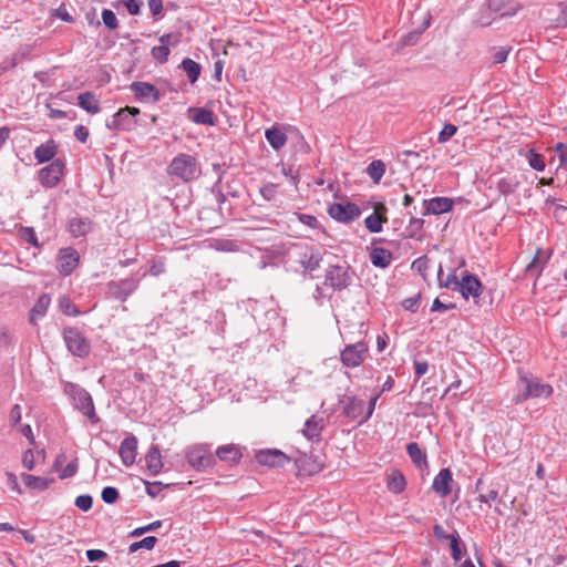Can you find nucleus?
I'll list each match as a JSON object with an SVG mask.
<instances>
[{"label": "nucleus", "mask_w": 567, "mask_h": 567, "mask_svg": "<svg viewBox=\"0 0 567 567\" xmlns=\"http://www.w3.org/2000/svg\"><path fill=\"white\" fill-rule=\"evenodd\" d=\"M51 305V297L48 293L41 295L35 303L33 305L31 311L29 321L32 326L37 324V321L41 318H43L47 315V311Z\"/></svg>", "instance_id": "obj_22"}, {"label": "nucleus", "mask_w": 567, "mask_h": 567, "mask_svg": "<svg viewBox=\"0 0 567 567\" xmlns=\"http://www.w3.org/2000/svg\"><path fill=\"white\" fill-rule=\"evenodd\" d=\"M63 341L70 353L78 358H86L91 352V343L75 327H66L62 332Z\"/></svg>", "instance_id": "obj_4"}, {"label": "nucleus", "mask_w": 567, "mask_h": 567, "mask_svg": "<svg viewBox=\"0 0 567 567\" xmlns=\"http://www.w3.org/2000/svg\"><path fill=\"white\" fill-rule=\"evenodd\" d=\"M59 309L65 316L78 317L81 315L78 306L66 296H62L59 299Z\"/></svg>", "instance_id": "obj_41"}, {"label": "nucleus", "mask_w": 567, "mask_h": 567, "mask_svg": "<svg viewBox=\"0 0 567 567\" xmlns=\"http://www.w3.org/2000/svg\"><path fill=\"white\" fill-rule=\"evenodd\" d=\"M140 287V279L135 277L120 280H111L106 285V295L109 298L126 301Z\"/></svg>", "instance_id": "obj_6"}, {"label": "nucleus", "mask_w": 567, "mask_h": 567, "mask_svg": "<svg viewBox=\"0 0 567 567\" xmlns=\"http://www.w3.org/2000/svg\"><path fill=\"white\" fill-rule=\"evenodd\" d=\"M131 90L134 93L135 97L140 101L155 103L161 99L158 89L155 85L147 82H133L131 84Z\"/></svg>", "instance_id": "obj_16"}, {"label": "nucleus", "mask_w": 567, "mask_h": 567, "mask_svg": "<svg viewBox=\"0 0 567 567\" xmlns=\"http://www.w3.org/2000/svg\"><path fill=\"white\" fill-rule=\"evenodd\" d=\"M457 132V127L454 124H445L442 131L439 133L437 142L444 144L450 141Z\"/></svg>", "instance_id": "obj_49"}, {"label": "nucleus", "mask_w": 567, "mask_h": 567, "mask_svg": "<svg viewBox=\"0 0 567 567\" xmlns=\"http://www.w3.org/2000/svg\"><path fill=\"white\" fill-rule=\"evenodd\" d=\"M161 526H162V520H154V522L150 523L148 525L135 528L134 530H132L130 533V536L131 537H138V536H142L143 534H145L147 532L156 530Z\"/></svg>", "instance_id": "obj_51"}, {"label": "nucleus", "mask_w": 567, "mask_h": 567, "mask_svg": "<svg viewBox=\"0 0 567 567\" xmlns=\"http://www.w3.org/2000/svg\"><path fill=\"white\" fill-rule=\"evenodd\" d=\"M188 464L196 471H206L214 466L215 456L208 446L197 444L189 446L185 453Z\"/></svg>", "instance_id": "obj_7"}, {"label": "nucleus", "mask_w": 567, "mask_h": 567, "mask_svg": "<svg viewBox=\"0 0 567 567\" xmlns=\"http://www.w3.org/2000/svg\"><path fill=\"white\" fill-rule=\"evenodd\" d=\"M423 215H441L452 210L453 200L447 197H434L423 202Z\"/></svg>", "instance_id": "obj_17"}, {"label": "nucleus", "mask_w": 567, "mask_h": 567, "mask_svg": "<svg viewBox=\"0 0 567 567\" xmlns=\"http://www.w3.org/2000/svg\"><path fill=\"white\" fill-rule=\"evenodd\" d=\"M452 482L453 476L450 468H442L433 480L432 489L441 497H446L452 491Z\"/></svg>", "instance_id": "obj_20"}, {"label": "nucleus", "mask_w": 567, "mask_h": 567, "mask_svg": "<svg viewBox=\"0 0 567 567\" xmlns=\"http://www.w3.org/2000/svg\"><path fill=\"white\" fill-rule=\"evenodd\" d=\"M354 271L347 265H332L326 270L324 285L334 291L347 289L353 281Z\"/></svg>", "instance_id": "obj_5"}, {"label": "nucleus", "mask_w": 567, "mask_h": 567, "mask_svg": "<svg viewBox=\"0 0 567 567\" xmlns=\"http://www.w3.org/2000/svg\"><path fill=\"white\" fill-rule=\"evenodd\" d=\"M295 215L301 224L309 227L310 229H318L320 227L319 220L313 215L303 213H296Z\"/></svg>", "instance_id": "obj_48"}, {"label": "nucleus", "mask_w": 567, "mask_h": 567, "mask_svg": "<svg viewBox=\"0 0 567 567\" xmlns=\"http://www.w3.org/2000/svg\"><path fill=\"white\" fill-rule=\"evenodd\" d=\"M256 461L269 467H284L289 463V457L279 450H264L256 453Z\"/></svg>", "instance_id": "obj_14"}, {"label": "nucleus", "mask_w": 567, "mask_h": 567, "mask_svg": "<svg viewBox=\"0 0 567 567\" xmlns=\"http://www.w3.org/2000/svg\"><path fill=\"white\" fill-rule=\"evenodd\" d=\"M118 454L125 466H132L137 455V439L134 435L125 437L121 442Z\"/></svg>", "instance_id": "obj_19"}, {"label": "nucleus", "mask_w": 567, "mask_h": 567, "mask_svg": "<svg viewBox=\"0 0 567 567\" xmlns=\"http://www.w3.org/2000/svg\"><path fill=\"white\" fill-rule=\"evenodd\" d=\"M120 494L118 491L115 487L106 486L103 488L101 493V497L104 503L106 504H113L117 501Z\"/></svg>", "instance_id": "obj_52"}, {"label": "nucleus", "mask_w": 567, "mask_h": 567, "mask_svg": "<svg viewBox=\"0 0 567 567\" xmlns=\"http://www.w3.org/2000/svg\"><path fill=\"white\" fill-rule=\"evenodd\" d=\"M548 259L549 255L546 251L537 249L533 260L526 266V272L530 275H539Z\"/></svg>", "instance_id": "obj_33"}, {"label": "nucleus", "mask_w": 567, "mask_h": 567, "mask_svg": "<svg viewBox=\"0 0 567 567\" xmlns=\"http://www.w3.org/2000/svg\"><path fill=\"white\" fill-rule=\"evenodd\" d=\"M553 393L554 388L549 383L538 377L519 371L512 402L519 405L528 400H548Z\"/></svg>", "instance_id": "obj_1"}, {"label": "nucleus", "mask_w": 567, "mask_h": 567, "mask_svg": "<svg viewBox=\"0 0 567 567\" xmlns=\"http://www.w3.org/2000/svg\"><path fill=\"white\" fill-rule=\"evenodd\" d=\"M58 145L54 141H48L34 150V158L38 163H47L56 155Z\"/></svg>", "instance_id": "obj_27"}, {"label": "nucleus", "mask_w": 567, "mask_h": 567, "mask_svg": "<svg viewBox=\"0 0 567 567\" xmlns=\"http://www.w3.org/2000/svg\"><path fill=\"white\" fill-rule=\"evenodd\" d=\"M21 478L27 487L37 489V491L47 489L50 486V484L53 482V478L34 476V475L25 474V473H23L21 475Z\"/></svg>", "instance_id": "obj_32"}, {"label": "nucleus", "mask_w": 567, "mask_h": 567, "mask_svg": "<svg viewBox=\"0 0 567 567\" xmlns=\"http://www.w3.org/2000/svg\"><path fill=\"white\" fill-rule=\"evenodd\" d=\"M450 546H451L453 559L455 561H458L461 559V557H462L458 535L450 537Z\"/></svg>", "instance_id": "obj_58"}, {"label": "nucleus", "mask_w": 567, "mask_h": 567, "mask_svg": "<svg viewBox=\"0 0 567 567\" xmlns=\"http://www.w3.org/2000/svg\"><path fill=\"white\" fill-rule=\"evenodd\" d=\"M465 299L476 298L482 293V284L478 278L471 274H465L461 281L458 290Z\"/></svg>", "instance_id": "obj_18"}, {"label": "nucleus", "mask_w": 567, "mask_h": 567, "mask_svg": "<svg viewBox=\"0 0 567 567\" xmlns=\"http://www.w3.org/2000/svg\"><path fill=\"white\" fill-rule=\"evenodd\" d=\"M442 275H443V268H442V266H440L439 271H437V279H439L440 287L451 289L453 291H457L460 288L461 280H458L455 270L452 271L451 274H449L445 279L442 278Z\"/></svg>", "instance_id": "obj_39"}, {"label": "nucleus", "mask_w": 567, "mask_h": 567, "mask_svg": "<svg viewBox=\"0 0 567 567\" xmlns=\"http://www.w3.org/2000/svg\"><path fill=\"white\" fill-rule=\"evenodd\" d=\"M69 230L73 237L85 236L91 230V220L89 218L74 217L69 221Z\"/></svg>", "instance_id": "obj_31"}, {"label": "nucleus", "mask_w": 567, "mask_h": 567, "mask_svg": "<svg viewBox=\"0 0 567 567\" xmlns=\"http://www.w3.org/2000/svg\"><path fill=\"white\" fill-rule=\"evenodd\" d=\"M385 173V164L381 159L372 161L367 167L368 176L374 184H379Z\"/></svg>", "instance_id": "obj_38"}, {"label": "nucleus", "mask_w": 567, "mask_h": 567, "mask_svg": "<svg viewBox=\"0 0 567 567\" xmlns=\"http://www.w3.org/2000/svg\"><path fill=\"white\" fill-rule=\"evenodd\" d=\"M167 173L183 182H190L199 175L197 159L189 154H178L168 165Z\"/></svg>", "instance_id": "obj_3"}, {"label": "nucleus", "mask_w": 567, "mask_h": 567, "mask_svg": "<svg viewBox=\"0 0 567 567\" xmlns=\"http://www.w3.org/2000/svg\"><path fill=\"white\" fill-rule=\"evenodd\" d=\"M181 68L186 73L188 80L192 83H195L198 80L202 72V66L199 63L189 58H186L182 61Z\"/></svg>", "instance_id": "obj_35"}, {"label": "nucleus", "mask_w": 567, "mask_h": 567, "mask_svg": "<svg viewBox=\"0 0 567 567\" xmlns=\"http://www.w3.org/2000/svg\"><path fill=\"white\" fill-rule=\"evenodd\" d=\"M145 491L148 496L155 498L163 489L164 485L162 482H148L144 481ZM167 485H165L166 487Z\"/></svg>", "instance_id": "obj_53"}, {"label": "nucleus", "mask_w": 567, "mask_h": 567, "mask_svg": "<svg viewBox=\"0 0 567 567\" xmlns=\"http://www.w3.org/2000/svg\"><path fill=\"white\" fill-rule=\"evenodd\" d=\"M157 543V538L155 536H147L138 542L132 543L128 547V551L131 554L136 553L140 549L152 550Z\"/></svg>", "instance_id": "obj_43"}, {"label": "nucleus", "mask_w": 567, "mask_h": 567, "mask_svg": "<svg viewBox=\"0 0 567 567\" xmlns=\"http://www.w3.org/2000/svg\"><path fill=\"white\" fill-rule=\"evenodd\" d=\"M405 485H406L405 478L401 472L393 471L388 476L386 486H388L389 491L398 494V493H401L404 491Z\"/></svg>", "instance_id": "obj_37"}, {"label": "nucleus", "mask_w": 567, "mask_h": 567, "mask_svg": "<svg viewBox=\"0 0 567 567\" xmlns=\"http://www.w3.org/2000/svg\"><path fill=\"white\" fill-rule=\"evenodd\" d=\"M145 463L148 472L152 475H158L163 470V458L159 451V447L157 445H152L146 455H145Z\"/></svg>", "instance_id": "obj_21"}, {"label": "nucleus", "mask_w": 567, "mask_h": 567, "mask_svg": "<svg viewBox=\"0 0 567 567\" xmlns=\"http://www.w3.org/2000/svg\"><path fill=\"white\" fill-rule=\"evenodd\" d=\"M80 261L79 252L72 247L61 248L56 256V269L63 276L71 275Z\"/></svg>", "instance_id": "obj_12"}, {"label": "nucleus", "mask_w": 567, "mask_h": 567, "mask_svg": "<svg viewBox=\"0 0 567 567\" xmlns=\"http://www.w3.org/2000/svg\"><path fill=\"white\" fill-rule=\"evenodd\" d=\"M369 347L364 341L347 344L340 351V360L346 368H358L367 358Z\"/></svg>", "instance_id": "obj_8"}, {"label": "nucleus", "mask_w": 567, "mask_h": 567, "mask_svg": "<svg viewBox=\"0 0 567 567\" xmlns=\"http://www.w3.org/2000/svg\"><path fill=\"white\" fill-rule=\"evenodd\" d=\"M296 465L300 473L306 475H312L320 471V465L312 460L311 456L302 455L298 460H296Z\"/></svg>", "instance_id": "obj_34"}, {"label": "nucleus", "mask_w": 567, "mask_h": 567, "mask_svg": "<svg viewBox=\"0 0 567 567\" xmlns=\"http://www.w3.org/2000/svg\"><path fill=\"white\" fill-rule=\"evenodd\" d=\"M543 16L554 28H567V0L545 8Z\"/></svg>", "instance_id": "obj_13"}, {"label": "nucleus", "mask_w": 567, "mask_h": 567, "mask_svg": "<svg viewBox=\"0 0 567 567\" xmlns=\"http://www.w3.org/2000/svg\"><path fill=\"white\" fill-rule=\"evenodd\" d=\"M498 498V492L496 489H491L485 494H481L478 496V501L486 504H492Z\"/></svg>", "instance_id": "obj_64"}, {"label": "nucleus", "mask_w": 567, "mask_h": 567, "mask_svg": "<svg viewBox=\"0 0 567 567\" xmlns=\"http://www.w3.org/2000/svg\"><path fill=\"white\" fill-rule=\"evenodd\" d=\"M527 159H528L529 166L533 169L538 171V172H543L545 169V161H544L543 155L535 153L534 151L530 150L527 153Z\"/></svg>", "instance_id": "obj_46"}, {"label": "nucleus", "mask_w": 567, "mask_h": 567, "mask_svg": "<svg viewBox=\"0 0 567 567\" xmlns=\"http://www.w3.org/2000/svg\"><path fill=\"white\" fill-rule=\"evenodd\" d=\"M64 163L61 159H54L49 165L41 168L38 173L40 184L47 188L55 187L64 173Z\"/></svg>", "instance_id": "obj_10"}, {"label": "nucleus", "mask_w": 567, "mask_h": 567, "mask_svg": "<svg viewBox=\"0 0 567 567\" xmlns=\"http://www.w3.org/2000/svg\"><path fill=\"white\" fill-rule=\"evenodd\" d=\"M265 137L275 151H279L280 148H282L288 140L285 132L276 126L267 128L265 132Z\"/></svg>", "instance_id": "obj_28"}, {"label": "nucleus", "mask_w": 567, "mask_h": 567, "mask_svg": "<svg viewBox=\"0 0 567 567\" xmlns=\"http://www.w3.org/2000/svg\"><path fill=\"white\" fill-rule=\"evenodd\" d=\"M79 470L78 458L72 460L60 473V478L65 480L73 477Z\"/></svg>", "instance_id": "obj_54"}, {"label": "nucleus", "mask_w": 567, "mask_h": 567, "mask_svg": "<svg viewBox=\"0 0 567 567\" xmlns=\"http://www.w3.org/2000/svg\"><path fill=\"white\" fill-rule=\"evenodd\" d=\"M212 249L224 252H234L238 250V245L231 239H212L208 245Z\"/></svg>", "instance_id": "obj_40"}, {"label": "nucleus", "mask_w": 567, "mask_h": 567, "mask_svg": "<svg viewBox=\"0 0 567 567\" xmlns=\"http://www.w3.org/2000/svg\"><path fill=\"white\" fill-rule=\"evenodd\" d=\"M107 554L101 549H89L86 550V557L91 563L104 559Z\"/></svg>", "instance_id": "obj_63"}, {"label": "nucleus", "mask_w": 567, "mask_h": 567, "mask_svg": "<svg viewBox=\"0 0 567 567\" xmlns=\"http://www.w3.org/2000/svg\"><path fill=\"white\" fill-rule=\"evenodd\" d=\"M406 452L416 466L422 467L423 465H426V453L419 446L417 443H409L406 446Z\"/></svg>", "instance_id": "obj_36"}, {"label": "nucleus", "mask_w": 567, "mask_h": 567, "mask_svg": "<svg viewBox=\"0 0 567 567\" xmlns=\"http://www.w3.org/2000/svg\"><path fill=\"white\" fill-rule=\"evenodd\" d=\"M323 430V420L319 419L315 415L309 417L305 423V429L302 430L303 435L311 440L319 442L321 439V432Z\"/></svg>", "instance_id": "obj_24"}, {"label": "nucleus", "mask_w": 567, "mask_h": 567, "mask_svg": "<svg viewBox=\"0 0 567 567\" xmlns=\"http://www.w3.org/2000/svg\"><path fill=\"white\" fill-rule=\"evenodd\" d=\"M138 114L137 107L125 106L113 115L112 122H109L106 126L110 130L130 132L136 127Z\"/></svg>", "instance_id": "obj_9"}, {"label": "nucleus", "mask_w": 567, "mask_h": 567, "mask_svg": "<svg viewBox=\"0 0 567 567\" xmlns=\"http://www.w3.org/2000/svg\"><path fill=\"white\" fill-rule=\"evenodd\" d=\"M9 421L12 426L17 425L21 421V406L19 404H14L9 413Z\"/></svg>", "instance_id": "obj_62"}, {"label": "nucleus", "mask_w": 567, "mask_h": 567, "mask_svg": "<svg viewBox=\"0 0 567 567\" xmlns=\"http://www.w3.org/2000/svg\"><path fill=\"white\" fill-rule=\"evenodd\" d=\"M519 185L520 182L515 175L502 176L495 182L496 189L504 196L515 193Z\"/></svg>", "instance_id": "obj_25"}, {"label": "nucleus", "mask_w": 567, "mask_h": 567, "mask_svg": "<svg viewBox=\"0 0 567 567\" xmlns=\"http://www.w3.org/2000/svg\"><path fill=\"white\" fill-rule=\"evenodd\" d=\"M321 258L318 252H315L312 249L309 254H305L301 259V264L306 270L313 271L320 266Z\"/></svg>", "instance_id": "obj_44"}, {"label": "nucleus", "mask_w": 567, "mask_h": 567, "mask_svg": "<svg viewBox=\"0 0 567 567\" xmlns=\"http://www.w3.org/2000/svg\"><path fill=\"white\" fill-rule=\"evenodd\" d=\"M93 498L92 496L85 494L80 495L75 498V506L79 507L83 512H89L92 508Z\"/></svg>", "instance_id": "obj_55"}, {"label": "nucleus", "mask_w": 567, "mask_h": 567, "mask_svg": "<svg viewBox=\"0 0 567 567\" xmlns=\"http://www.w3.org/2000/svg\"><path fill=\"white\" fill-rule=\"evenodd\" d=\"M216 456L220 461L235 464L239 462L243 455L238 446H236L235 444H226L217 447Z\"/></svg>", "instance_id": "obj_26"}, {"label": "nucleus", "mask_w": 567, "mask_h": 567, "mask_svg": "<svg viewBox=\"0 0 567 567\" xmlns=\"http://www.w3.org/2000/svg\"><path fill=\"white\" fill-rule=\"evenodd\" d=\"M78 104L80 107L91 114H96L101 111L100 102L96 96L91 92L81 93L78 96Z\"/></svg>", "instance_id": "obj_30"}, {"label": "nucleus", "mask_w": 567, "mask_h": 567, "mask_svg": "<svg viewBox=\"0 0 567 567\" xmlns=\"http://www.w3.org/2000/svg\"><path fill=\"white\" fill-rule=\"evenodd\" d=\"M34 453L31 449L27 450L22 455V465L28 470L34 468Z\"/></svg>", "instance_id": "obj_60"}, {"label": "nucleus", "mask_w": 567, "mask_h": 567, "mask_svg": "<svg viewBox=\"0 0 567 567\" xmlns=\"http://www.w3.org/2000/svg\"><path fill=\"white\" fill-rule=\"evenodd\" d=\"M343 414L350 420H361L365 414V402L357 396H346L340 400Z\"/></svg>", "instance_id": "obj_15"}, {"label": "nucleus", "mask_w": 567, "mask_h": 567, "mask_svg": "<svg viewBox=\"0 0 567 567\" xmlns=\"http://www.w3.org/2000/svg\"><path fill=\"white\" fill-rule=\"evenodd\" d=\"M511 51V48L507 47H499L494 50V53L492 55L493 62L495 64L503 63L507 60L508 53Z\"/></svg>", "instance_id": "obj_57"}, {"label": "nucleus", "mask_w": 567, "mask_h": 567, "mask_svg": "<svg viewBox=\"0 0 567 567\" xmlns=\"http://www.w3.org/2000/svg\"><path fill=\"white\" fill-rule=\"evenodd\" d=\"M370 260L373 266L386 268L392 261V252L382 247H375L370 254Z\"/></svg>", "instance_id": "obj_29"}, {"label": "nucleus", "mask_w": 567, "mask_h": 567, "mask_svg": "<svg viewBox=\"0 0 567 567\" xmlns=\"http://www.w3.org/2000/svg\"><path fill=\"white\" fill-rule=\"evenodd\" d=\"M102 20L105 27L111 30H114L118 27V21L115 13L110 9H104L102 11Z\"/></svg>", "instance_id": "obj_50"}, {"label": "nucleus", "mask_w": 567, "mask_h": 567, "mask_svg": "<svg viewBox=\"0 0 567 567\" xmlns=\"http://www.w3.org/2000/svg\"><path fill=\"white\" fill-rule=\"evenodd\" d=\"M123 4L126 7L127 11L132 16H137L141 11L142 2L137 0H122Z\"/></svg>", "instance_id": "obj_61"}, {"label": "nucleus", "mask_w": 567, "mask_h": 567, "mask_svg": "<svg viewBox=\"0 0 567 567\" xmlns=\"http://www.w3.org/2000/svg\"><path fill=\"white\" fill-rule=\"evenodd\" d=\"M64 393L70 398L72 406L79 411L91 424H97L101 420L95 411L92 395L79 384L66 382Z\"/></svg>", "instance_id": "obj_2"}, {"label": "nucleus", "mask_w": 567, "mask_h": 567, "mask_svg": "<svg viewBox=\"0 0 567 567\" xmlns=\"http://www.w3.org/2000/svg\"><path fill=\"white\" fill-rule=\"evenodd\" d=\"M260 194L262 195V197L267 200H272L275 199L276 197V194H277V185L276 184H272V183H269L267 185H264L261 188H260Z\"/></svg>", "instance_id": "obj_59"}, {"label": "nucleus", "mask_w": 567, "mask_h": 567, "mask_svg": "<svg viewBox=\"0 0 567 567\" xmlns=\"http://www.w3.org/2000/svg\"><path fill=\"white\" fill-rule=\"evenodd\" d=\"M488 7L501 17L514 16L519 8L515 0H488Z\"/></svg>", "instance_id": "obj_23"}, {"label": "nucleus", "mask_w": 567, "mask_h": 567, "mask_svg": "<svg viewBox=\"0 0 567 567\" xmlns=\"http://www.w3.org/2000/svg\"><path fill=\"white\" fill-rule=\"evenodd\" d=\"M421 303V296L417 293L416 296L406 298L402 301V307L411 312H415Z\"/></svg>", "instance_id": "obj_56"}, {"label": "nucleus", "mask_w": 567, "mask_h": 567, "mask_svg": "<svg viewBox=\"0 0 567 567\" xmlns=\"http://www.w3.org/2000/svg\"><path fill=\"white\" fill-rule=\"evenodd\" d=\"M328 213L338 221L350 223L361 215V209L353 203H333L329 206Z\"/></svg>", "instance_id": "obj_11"}, {"label": "nucleus", "mask_w": 567, "mask_h": 567, "mask_svg": "<svg viewBox=\"0 0 567 567\" xmlns=\"http://www.w3.org/2000/svg\"><path fill=\"white\" fill-rule=\"evenodd\" d=\"M386 217L373 213L365 218L364 224L370 233H380L382 230V224L386 223Z\"/></svg>", "instance_id": "obj_42"}, {"label": "nucleus", "mask_w": 567, "mask_h": 567, "mask_svg": "<svg viewBox=\"0 0 567 567\" xmlns=\"http://www.w3.org/2000/svg\"><path fill=\"white\" fill-rule=\"evenodd\" d=\"M169 52L168 44H161L158 47H154L151 54L159 63H165L168 60Z\"/></svg>", "instance_id": "obj_47"}, {"label": "nucleus", "mask_w": 567, "mask_h": 567, "mask_svg": "<svg viewBox=\"0 0 567 567\" xmlns=\"http://www.w3.org/2000/svg\"><path fill=\"white\" fill-rule=\"evenodd\" d=\"M193 121L197 124L214 125V113L206 109H196Z\"/></svg>", "instance_id": "obj_45"}]
</instances>
